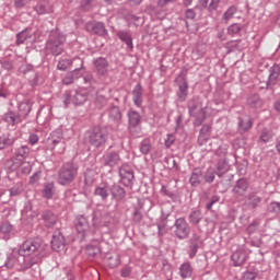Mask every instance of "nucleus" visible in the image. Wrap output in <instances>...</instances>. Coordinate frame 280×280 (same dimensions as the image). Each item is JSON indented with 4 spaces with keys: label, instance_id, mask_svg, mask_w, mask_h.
<instances>
[{
    "label": "nucleus",
    "instance_id": "f257e3e1",
    "mask_svg": "<svg viewBox=\"0 0 280 280\" xmlns=\"http://www.w3.org/2000/svg\"><path fill=\"white\" fill-rule=\"evenodd\" d=\"M20 264L24 269H30L43 261V257L47 255L45 245L40 241H25L19 248Z\"/></svg>",
    "mask_w": 280,
    "mask_h": 280
},
{
    "label": "nucleus",
    "instance_id": "f03ea898",
    "mask_svg": "<svg viewBox=\"0 0 280 280\" xmlns=\"http://www.w3.org/2000/svg\"><path fill=\"white\" fill-rule=\"evenodd\" d=\"M78 178V164L73 162L63 163L57 173V183L67 187Z\"/></svg>",
    "mask_w": 280,
    "mask_h": 280
},
{
    "label": "nucleus",
    "instance_id": "7ed1b4c3",
    "mask_svg": "<svg viewBox=\"0 0 280 280\" xmlns=\"http://www.w3.org/2000/svg\"><path fill=\"white\" fill-rule=\"evenodd\" d=\"M30 154H32V149L25 144L15 148L13 150V155L4 163L5 168L10 172L19 170V167L23 165V161L30 159Z\"/></svg>",
    "mask_w": 280,
    "mask_h": 280
},
{
    "label": "nucleus",
    "instance_id": "20e7f679",
    "mask_svg": "<svg viewBox=\"0 0 280 280\" xmlns=\"http://www.w3.org/2000/svg\"><path fill=\"white\" fill-rule=\"evenodd\" d=\"M67 37L58 30H52L46 43V49L52 54V56H60L65 51V42Z\"/></svg>",
    "mask_w": 280,
    "mask_h": 280
},
{
    "label": "nucleus",
    "instance_id": "39448f33",
    "mask_svg": "<svg viewBox=\"0 0 280 280\" xmlns=\"http://www.w3.org/2000/svg\"><path fill=\"white\" fill-rule=\"evenodd\" d=\"M85 139L93 148H104L108 141V131L104 128L95 127L90 131H86Z\"/></svg>",
    "mask_w": 280,
    "mask_h": 280
},
{
    "label": "nucleus",
    "instance_id": "423d86ee",
    "mask_svg": "<svg viewBox=\"0 0 280 280\" xmlns=\"http://www.w3.org/2000/svg\"><path fill=\"white\" fill-rule=\"evenodd\" d=\"M86 102V93L78 90L66 91L63 95V104L67 108L69 104H73L74 106H82Z\"/></svg>",
    "mask_w": 280,
    "mask_h": 280
},
{
    "label": "nucleus",
    "instance_id": "0eeeda50",
    "mask_svg": "<svg viewBox=\"0 0 280 280\" xmlns=\"http://www.w3.org/2000/svg\"><path fill=\"white\" fill-rule=\"evenodd\" d=\"M118 174L120 183H122L125 187H132V185H135V171L132 170V166L130 164H122L118 168Z\"/></svg>",
    "mask_w": 280,
    "mask_h": 280
},
{
    "label": "nucleus",
    "instance_id": "6e6552de",
    "mask_svg": "<svg viewBox=\"0 0 280 280\" xmlns=\"http://www.w3.org/2000/svg\"><path fill=\"white\" fill-rule=\"evenodd\" d=\"M191 233V228L185 218H178L174 223V234L177 240H187Z\"/></svg>",
    "mask_w": 280,
    "mask_h": 280
},
{
    "label": "nucleus",
    "instance_id": "1a4fd4ad",
    "mask_svg": "<svg viewBox=\"0 0 280 280\" xmlns=\"http://www.w3.org/2000/svg\"><path fill=\"white\" fill-rule=\"evenodd\" d=\"M73 62H78L80 65V68H75L73 71L69 72L63 79L62 83L66 84V86H69V84H73L78 78H80V69H82L84 61H82L81 58L73 59Z\"/></svg>",
    "mask_w": 280,
    "mask_h": 280
},
{
    "label": "nucleus",
    "instance_id": "9d476101",
    "mask_svg": "<svg viewBox=\"0 0 280 280\" xmlns=\"http://www.w3.org/2000/svg\"><path fill=\"white\" fill-rule=\"evenodd\" d=\"M65 246H67V240L65 238V235H62L60 231H55L51 240L52 250L60 253V250L65 249Z\"/></svg>",
    "mask_w": 280,
    "mask_h": 280
},
{
    "label": "nucleus",
    "instance_id": "9b49d317",
    "mask_svg": "<svg viewBox=\"0 0 280 280\" xmlns=\"http://www.w3.org/2000/svg\"><path fill=\"white\" fill-rule=\"evenodd\" d=\"M129 121V131L135 135V130L141 126V114L135 109H130L127 114Z\"/></svg>",
    "mask_w": 280,
    "mask_h": 280
},
{
    "label": "nucleus",
    "instance_id": "f8f14e48",
    "mask_svg": "<svg viewBox=\"0 0 280 280\" xmlns=\"http://www.w3.org/2000/svg\"><path fill=\"white\" fill-rule=\"evenodd\" d=\"M237 121L238 135H246L253 128V118L249 115L238 117Z\"/></svg>",
    "mask_w": 280,
    "mask_h": 280
},
{
    "label": "nucleus",
    "instance_id": "ddd939ff",
    "mask_svg": "<svg viewBox=\"0 0 280 280\" xmlns=\"http://www.w3.org/2000/svg\"><path fill=\"white\" fill-rule=\"evenodd\" d=\"M42 223L46 229H54L58 224V215L51 210H45L42 213Z\"/></svg>",
    "mask_w": 280,
    "mask_h": 280
},
{
    "label": "nucleus",
    "instance_id": "4468645a",
    "mask_svg": "<svg viewBox=\"0 0 280 280\" xmlns=\"http://www.w3.org/2000/svg\"><path fill=\"white\" fill-rule=\"evenodd\" d=\"M189 242V258L194 259L198 255V248H202V237L198 233H194Z\"/></svg>",
    "mask_w": 280,
    "mask_h": 280
},
{
    "label": "nucleus",
    "instance_id": "2eb2a0df",
    "mask_svg": "<svg viewBox=\"0 0 280 280\" xmlns=\"http://www.w3.org/2000/svg\"><path fill=\"white\" fill-rule=\"evenodd\" d=\"M246 191H248V180L246 178H240L232 189V194L236 198H242L246 196Z\"/></svg>",
    "mask_w": 280,
    "mask_h": 280
},
{
    "label": "nucleus",
    "instance_id": "dca6fc26",
    "mask_svg": "<svg viewBox=\"0 0 280 280\" xmlns=\"http://www.w3.org/2000/svg\"><path fill=\"white\" fill-rule=\"evenodd\" d=\"M107 115L109 121L113 124H116V126H119L121 124V109H119V106L110 104L107 108Z\"/></svg>",
    "mask_w": 280,
    "mask_h": 280
},
{
    "label": "nucleus",
    "instance_id": "f3484780",
    "mask_svg": "<svg viewBox=\"0 0 280 280\" xmlns=\"http://www.w3.org/2000/svg\"><path fill=\"white\" fill-rule=\"evenodd\" d=\"M94 196L100 198L103 202L108 200V196H110V186L108 184H100L94 189Z\"/></svg>",
    "mask_w": 280,
    "mask_h": 280
},
{
    "label": "nucleus",
    "instance_id": "a211bd4d",
    "mask_svg": "<svg viewBox=\"0 0 280 280\" xmlns=\"http://www.w3.org/2000/svg\"><path fill=\"white\" fill-rule=\"evenodd\" d=\"M131 94L135 106L141 108V106H143V86H141V83L136 84Z\"/></svg>",
    "mask_w": 280,
    "mask_h": 280
},
{
    "label": "nucleus",
    "instance_id": "6ab92c4d",
    "mask_svg": "<svg viewBox=\"0 0 280 280\" xmlns=\"http://www.w3.org/2000/svg\"><path fill=\"white\" fill-rule=\"evenodd\" d=\"M20 259H21V254L9 255L4 262L5 268H18V270H27L23 268V265L21 264V261H19Z\"/></svg>",
    "mask_w": 280,
    "mask_h": 280
},
{
    "label": "nucleus",
    "instance_id": "aec40b11",
    "mask_svg": "<svg viewBox=\"0 0 280 280\" xmlns=\"http://www.w3.org/2000/svg\"><path fill=\"white\" fill-rule=\"evenodd\" d=\"M65 136L62 135V129L54 130L47 139L48 145L56 148L58 143H62Z\"/></svg>",
    "mask_w": 280,
    "mask_h": 280
},
{
    "label": "nucleus",
    "instance_id": "412c9836",
    "mask_svg": "<svg viewBox=\"0 0 280 280\" xmlns=\"http://www.w3.org/2000/svg\"><path fill=\"white\" fill-rule=\"evenodd\" d=\"M261 197H259L257 194L250 192L246 196L244 205L247 207V209H257V207L261 205Z\"/></svg>",
    "mask_w": 280,
    "mask_h": 280
},
{
    "label": "nucleus",
    "instance_id": "4be33fe9",
    "mask_svg": "<svg viewBox=\"0 0 280 280\" xmlns=\"http://www.w3.org/2000/svg\"><path fill=\"white\" fill-rule=\"evenodd\" d=\"M88 30H92L97 36H107L108 31L103 22L88 23Z\"/></svg>",
    "mask_w": 280,
    "mask_h": 280
},
{
    "label": "nucleus",
    "instance_id": "5701e85b",
    "mask_svg": "<svg viewBox=\"0 0 280 280\" xmlns=\"http://www.w3.org/2000/svg\"><path fill=\"white\" fill-rule=\"evenodd\" d=\"M188 95H189V84L187 83V80L183 79L178 83V91H177L178 101L185 102Z\"/></svg>",
    "mask_w": 280,
    "mask_h": 280
},
{
    "label": "nucleus",
    "instance_id": "b1692460",
    "mask_svg": "<svg viewBox=\"0 0 280 280\" xmlns=\"http://www.w3.org/2000/svg\"><path fill=\"white\" fill-rule=\"evenodd\" d=\"M94 67L98 75H106L108 73V60L105 58H97L94 60Z\"/></svg>",
    "mask_w": 280,
    "mask_h": 280
},
{
    "label": "nucleus",
    "instance_id": "393cba45",
    "mask_svg": "<svg viewBox=\"0 0 280 280\" xmlns=\"http://www.w3.org/2000/svg\"><path fill=\"white\" fill-rule=\"evenodd\" d=\"M280 75V67L275 65L269 69V77L267 81V89H270V86H275L277 84V80H279Z\"/></svg>",
    "mask_w": 280,
    "mask_h": 280
},
{
    "label": "nucleus",
    "instance_id": "a878e982",
    "mask_svg": "<svg viewBox=\"0 0 280 280\" xmlns=\"http://www.w3.org/2000/svg\"><path fill=\"white\" fill-rule=\"evenodd\" d=\"M74 224L78 233L84 237L89 231V221L84 218V215H81L75 219Z\"/></svg>",
    "mask_w": 280,
    "mask_h": 280
},
{
    "label": "nucleus",
    "instance_id": "bb28decb",
    "mask_svg": "<svg viewBox=\"0 0 280 280\" xmlns=\"http://www.w3.org/2000/svg\"><path fill=\"white\" fill-rule=\"evenodd\" d=\"M229 170H231V164H229V160L220 159L217 163V176H219V178H222V176H224V174H226Z\"/></svg>",
    "mask_w": 280,
    "mask_h": 280
},
{
    "label": "nucleus",
    "instance_id": "cd10ccee",
    "mask_svg": "<svg viewBox=\"0 0 280 280\" xmlns=\"http://www.w3.org/2000/svg\"><path fill=\"white\" fill-rule=\"evenodd\" d=\"M247 257L246 252L238 249L232 254L231 259L234 266L237 267L242 266L246 261Z\"/></svg>",
    "mask_w": 280,
    "mask_h": 280
},
{
    "label": "nucleus",
    "instance_id": "c85d7f7f",
    "mask_svg": "<svg viewBox=\"0 0 280 280\" xmlns=\"http://www.w3.org/2000/svg\"><path fill=\"white\" fill-rule=\"evenodd\" d=\"M109 194H112L113 198L117 201L124 200L126 198V190L124 187L115 184L110 187Z\"/></svg>",
    "mask_w": 280,
    "mask_h": 280
},
{
    "label": "nucleus",
    "instance_id": "c756f323",
    "mask_svg": "<svg viewBox=\"0 0 280 280\" xmlns=\"http://www.w3.org/2000/svg\"><path fill=\"white\" fill-rule=\"evenodd\" d=\"M121 161L118 152L112 151L105 155V165L108 167H115Z\"/></svg>",
    "mask_w": 280,
    "mask_h": 280
},
{
    "label": "nucleus",
    "instance_id": "7c9ffc66",
    "mask_svg": "<svg viewBox=\"0 0 280 280\" xmlns=\"http://www.w3.org/2000/svg\"><path fill=\"white\" fill-rule=\"evenodd\" d=\"M272 139H275V131L272 130V128L265 127L260 131L259 141L261 143H270Z\"/></svg>",
    "mask_w": 280,
    "mask_h": 280
},
{
    "label": "nucleus",
    "instance_id": "2f4dec72",
    "mask_svg": "<svg viewBox=\"0 0 280 280\" xmlns=\"http://www.w3.org/2000/svg\"><path fill=\"white\" fill-rule=\"evenodd\" d=\"M18 45H23V43H32V31L26 28L16 35Z\"/></svg>",
    "mask_w": 280,
    "mask_h": 280
},
{
    "label": "nucleus",
    "instance_id": "473e14b6",
    "mask_svg": "<svg viewBox=\"0 0 280 280\" xmlns=\"http://www.w3.org/2000/svg\"><path fill=\"white\" fill-rule=\"evenodd\" d=\"M191 275H194V268L191 267V264H182L179 267V277H182V279H189Z\"/></svg>",
    "mask_w": 280,
    "mask_h": 280
},
{
    "label": "nucleus",
    "instance_id": "72a5a7b5",
    "mask_svg": "<svg viewBox=\"0 0 280 280\" xmlns=\"http://www.w3.org/2000/svg\"><path fill=\"white\" fill-rule=\"evenodd\" d=\"M55 194H56V187L54 186V183L44 185V188L42 190L43 198L50 200V198H54Z\"/></svg>",
    "mask_w": 280,
    "mask_h": 280
},
{
    "label": "nucleus",
    "instance_id": "f704fd0d",
    "mask_svg": "<svg viewBox=\"0 0 280 280\" xmlns=\"http://www.w3.org/2000/svg\"><path fill=\"white\" fill-rule=\"evenodd\" d=\"M200 178H202V171H200V168H195L189 178L191 187H198V185H200Z\"/></svg>",
    "mask_w": 280,
    "mask_h": 280
},
{
    "label": "nucleus",
    "instance_id": "c9c22d12",
    "mask_svg": "<svg viewBox=\"0 0 280 280\" xmlns=\"http://www.w3.org/2000/svg\"><path fill=\"white\" fill-rule=\"evenodd\" d=\"M205 218L202 211L200 210H192L188 215V221L190 224H200V221Z\"/></svg>",
    "mask_w": 280,
    "mask_h": 280
},
{
    "label": "nucleus",
    "instance_id": "e433bc0d",
    "mask_svg": "<svg viewBox=\"0 0 280 280\" xmlns=\"http://www.w3.org/2000/svg\"><path fill=\"white\" fill-rule=\"evenodd\" d=\"M14 138L10 135L0 136V150H5V148H10V145H14Z\"/></svg>",
    "mask_w": 280,
    "mask_h": 280
},
{
    "label": "nucleus",
    "instance_id": "4c0bfd02",
    "mask_svg": "<svg viewBox=\"0 0 280 280\" xmlns=\"http://www.w3.org/2000/svg\"><path fill=\"white\" fill-rule=\"evenodd\" d=\"M191 117H195V126H202V122L207 119L205 108H199L195 114H191Z\"/></svg>",
    "mask_w": 280,
    "mask_h": 280
},
{
    "label": "nucleus",
    "instance_id": "58836bf2",
    "mask_svg": "<svg viewBox=\"0 0 280 280\" xmlns=\"http://www.w3.org/2000/svg\"><path fill=\"white\" fill-rule=\"evenodd\" d=\"M19 110L22 115V117H27L30 113H32V102L24 101L19 104Z\"/></svg>",
    "mask_w": 280,
    "mask_h": 280
},
{
    "label": "nucleus",
    "instance_id": "ea45409f",
    "mask_svg": "<svg viewBox=\"0 0 280 280\" xmlns=\"http://www.w3.org/2000/svg\"><path fill=\"white\" fill-rule=\"evenodd\" d=\"M235 14H237V7L235 5H231L224 13L222 16V22L223 23H229L231 21V19H233L235 16Z\"/></svg>",
    "mask_w": 280,
    "mask_h": 280
},
{
    "label": "nucleus",
    "instance_id": "a19ab883",
    "mask_svg": "<svg viewBox=\"0 0 280 280\" xmlns=\"http://www.w3.org/2000/svg\"><path fill=\"white\" fill-rule=\"evenodd\" d=\"M94 104H95L96 108L102 109L107 104H110V98H106V96L98 94V95H96V97L94 100Z\"/></svg>",
    "mask_w": 280,
    "mask_h": 280
},
{
    "label": "nucleus",
    "instance_id": "79ce46f5",
    "mask_svg": "<svg viewBox=\"0 0 280 280\" xmlns=\"http://www.w3.org/2000/svg\"><path fill=\"white\" fill-rule=\"evenodd\" d=\"M3 119L7 124H11L12 126H14V124H19V115L14 112H8L4 114Z\"/></svg>",
    "mask_w": 280,
    "mask_h": 280
},
{
    "label": "nucleus",
    "instance_id": "37998d69",
    "mask_svg": "<svg viewBox=\"0 0 280 280\" xmlns=\"http://www.w3.org/2000/svg\"><path fill=\"white\" fill-rule=\"evenodd\" d=\"M215 155L219 156V159H226L229 155V144H221L217 151Z\"/></svg>",
    "mask_w": 280,
    "mask_h": 280
},
{
    "label": "nucleus",
    "instance_id": "c03bdc74",
    "mask_svg": "<svg viewBox=\"0 0 280 280\" xmlns=\"http://www.w3.org/2000/svg\"><path fill=\"white\" fill-rule=\"evenodd\" d=\"M151 150H152V142H150V140H143L140 143L141 154L148 155V154H150Z\"/></svg>",
    "mask_w": 280,
    "mask_h": 280
},
{
    "label": "nucleus",
    "instance_id": "a18cd8bd",
    "mask_svg": "<svg viewBox=\"0 0 280 280\" xmlns=\"http://www.w3.org/2000/svg\"><path fill=\"white\" fill-rule=\"evenodd\" d=\"M71 65H73V60L60 59L57 65V69H58V71H67V69H69V67H71Z\"/></svg>",
    "mask_w": 280,
    "mask_h": 280
},
{
    "label": "nucleus",
    "instance_id": "49530a36",
    "mask_svg": "<svg viewBox=\"0 0 280 280\" xmlns=\"http://www.w3.org/2000/svg\"><path fill=\"white\" fill-rule=\"evenodd\" d=\"M23 191V187L21 185H15L9 189V194L7 198H14L15 196H20V194Z\"/></svg>",
    "mask_w": 280,
    "mask_h": 280
},
{
    "label": "nucleus",
    "instance_id": "de8ad7c7",
    "mask_svg": "<svg viewBox=\"0 0 280 280\" xmlns=\"http://www.w3.org/2000/svg\"><path fill=\"white\" fill-rule=\"evenodd\" d=\"M101 249L100 247L95 246V245H88L86 246V255L89 257H97V255H100Z\"/></svg>",
    "mask_w": 280,
    "mask_h": 280
},
{
    "label": "nucleus",
    "instance_id": "09e8293b",
    "mask_svg": "<svg viewBox=\"0 0 280 280\" xmlns=\"http://www.w3.org/2000/svg\"><path fill=\"white\" fill-rule=\"evenodd\" d=\"M35 11L37 14H49V12H51V8L47 4L39 3L35 7Z\"/></svg>",
    "mask_w": 280,
    "mask_h": 280
},
{
    "label": "nucleus",
    "instance_id": "8fccbe9b",
    "mask_svg": "<svg viewBox=\"0 0 280 280\" xmlns=\"http://www.w3.org/2000/svg\"><path fill=\"white\" fill-rule=\"evenodd\" d=\"M200 108H202V107H200V106L198 105V103L196 102V100H191V101L188 102V110H189V114H190V115H195V113H197L198 110H200Z\"/></svg>",
    "mask_w": 280,
    "mask_h": 280
},
{
    "label": "nucleus",
    "instance_id": "3c124183",
    "mask_svg": "<svg viewBox=\"0 0 280 280\" xmlns=\"http://www.w3.org/2000/svg\"><path fill=\"white\" fill-rule=\"evenodd\" d=\"M119 264H121V258L119 257V254H116L109 257V262H108L109 268H117Z\"/></svg>",
    "mask_w": 280,
    "mask_h": 280
},
{
    "label": "nucleus",
    "instance_id": "603ef678",
    "mask_svg": "<svg viewBox=\"0 0 280 280\" xmlns=\"http://www.w3.org/2000/svg\"><path fill=\"white\" fill-rule=\"evenodd\" d=\"M206 183H213L215 180V171L213 168H208L203 176Z\"/></svg>",
    "mask_w": 280,
    "mask_h": 280
},
{
    "label": "nucleus",
    "instance_id": "864d4df0",
    "mask_svg": "<svg viewBox=\"0 0 280 280\" xmlns=\"http://www.w3.org/2000/svg\"><path fill=\"white\" fill-rule=\"evenodd\" d=\"M240 32H242V25L240 24H232L228 28V34L230 36H236V34H238Z\"/></svg>",
    "mask_w": 280,
    "mask_h": 280
},
{
    "label": "nucleus",
    "instance_id": "5fc2aeb1",
    "mask_svg": "<svg viewBox=\"0 0 280 280\" xmlns=\"http://www.w3.org/2000/svg\"><path fill=\"white\" fill-rule=\"evenodd\" d=\"M268 211H270V213H276V215L279 214V212H280V202L272 201L268 207Z\"/></svg>",
    "mask_w": 280,
    "mask_h": 280
},
{
    "label": "nucleus",
    "instance_id": "6e6d98bb",
    "mask_svg": "<svg viewBox=\"0 0 280 280\" xmlns=\"http://www.w3.org/2000/svg\"><path fill=\"white\" fill-rule=\"evenodd\" d=\"M176 141V136L174 133H168L167 138L164 141L165 148H172Z\"/></svg>",
    "mask_w": 280,
    "mask_h": 280
},
{
    "label": "nucleus",
    "instance_id": "4d7b16f0",
    "mask_svg": "<svg viewBox=\"0 0 280 280\" xmlns=\"http://www.w3.org/2000/svg\"><path fill=\"white\" fill-rule=\"evenodd\" d=\"M12 232V224L5 222L0 225V233H3V235H8V233Z\"/></svg>",
    "mask_w": 280,
    "mask_h": 280
},
{
    "label": "nucleus",
    "instance_id": "13d9d810",
    "mask_svg": "<svg viewBox=\"0 0 280 280\" xmlns=\"http://www.w3.org/2000/svg\"><path fill=\"white\" fill-rule=\"evenodd\" d=\"M117 36L122 40V43H126V40L132 37V35H130V32L128 31H119L117 33Z\"/></svg>",
    "mask_w": 280,
    "mask_h": 280
},
{
    "label": "nucleus",
    "instance_id": "bf43d9fd",
    "mask_svg": "<svg viewBox=\"0 0 280 280\" xmlns=\"http://www.w3.org/2000/svg\"><path fill=\"white\" fill-rule=\"evenodd\" d=\"M22 174H30L32 172V165L25 161L20 165Z\"/></svg>",
    "mask_w": 280,
    "mask_h": 280
},
{
    "label": "nucleus",
    "instance_id": "052dcab7",
    "mask_svg": "<svg viewBox=\"0 0 280 280\" xmlns=\"http://www.w3.org/2000/svg\"><path fill=\"white\" fill-rule=\"evenodd\" d=\"M215 202H220V197L219 196H213L209 202L206 205V209H208V211H211V209L213 208V205H215Z\"/></svg>",
    "mask_w": 280,
    "mask_h": 280
},
{
    "label": "nucleus",
    "instance_id": "680f3d73",
    "mask_svg": "<svg viewBox=\"0 0 280 280\" xmlns=\"http://www.w3.org/2000/svg\"><path fill=\"white\" fill-rule=\"evenodd\" d=\"M94 0H81V8L82 10L89 11L93 5Z\"/></svg>",
    "mask_w": 280,
    "mask_h": 280
},
{
    "label": "nucleus",
    "instance_id": "e2e57ef3",
    "mask_svg": "<svg viewBox=\"0 0 280 280\" xmlns=\"http://www.w3.org/2000/svg\"><path fill=\"white\" fill-rule=\"evenodd\" d=\"M220 5V0H211L210 4L208 5V11L215 12Z\"/></svg>",
    "mask_w": 280,
    "mask_h": 280
},
{
    "label": "nucleus",
    "instance_id": "0e129e2a",
    "mask_svg": "<svg viewBox=\"0 0 280 280\" xmlns=\"http://www.w3.org/2000/svg\"><path fill=\"white\" fill-rule=\"evenodd\" d=\"M0 200L4 203L10 200V198H8V190L3 189L2 187H0Z\"/></svg>",
    "mask_w": 280,
    "mask_h": 280
},
{
    "label": "nucleus",
    "instance_id": "69168bd1",
    "mask_svg": "<svg viewBox=\"0 0 280 280\" xmlns=\"http://www.w3.org/2000/svg\"><path fill=\"white\" fill-rule=\"evenodd\" d=\"M243 277L245 280H255V279H257V273L255 271H246L243 275Z\"/></svg>",
    "mask_w": 280,
    "mask_h": 280
},
{
    "label": "nucleus",
    "instance_id": "338daca9",
    "mask_svg": "<svg viewBox=\"0 0 280 280\" xmlns=\"http://www.w3.org/2000/svg\"><path fill=\"white\" fill-rule=\"evenodd\" d=\"M185 16L186 19H188L189 21H194V19H196V11H194V9H188L185 12Z\"/></svg>",
    "mask_w": 280,
    "mask_h": 280
},
{
    "label": "nucleus",
    "instance_id": "774afa93",
    "mask_svg": "<svg viewBox=\"0 0 280 280\" xmlns=\"http://www.w3.org/2000/svg\"><path fill=\"white\" fill-rule=\"evenodd\" d=\"M147 12L151 15V16H156L159 14V9L154 5H149L147 8Z\"/></svg>",
    "mask_w": 280,
    "mask_h": 280
}]
</instances>
